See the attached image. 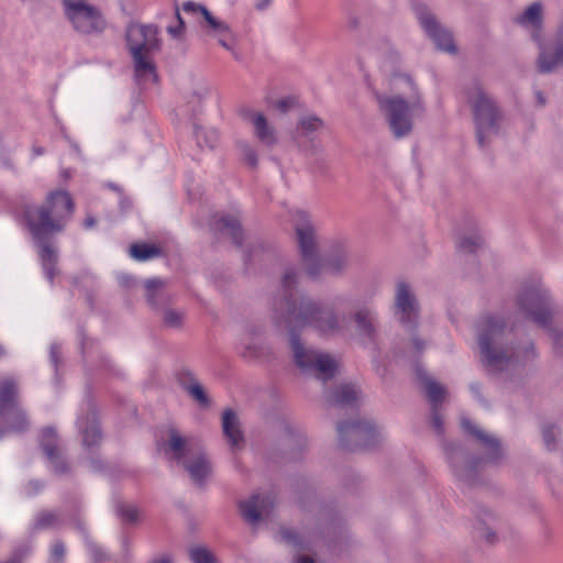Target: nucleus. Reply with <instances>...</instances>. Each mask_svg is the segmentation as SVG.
<instances>
[{"label": "nucleus", "instance_id": "1", "mask_svg": "<svg viewBox=\"0 0 563 563\" xmlns=\"http://www.w3.org/2000/svg\"><path fill=\"white\" fill-rule=\"evenodd\" d=\"M298 271L287 267L282 277L280 295L274 299V322L288 331V344L295 365L305 374L328 382L338 371L335 360L327 354L306 346L300 330L312 327L321 334H332L340 330L336 313L297 290Z\"/></svg>", "mask_w": 563, "mask_h": 563}, {"label": "nucleus", "instance_id": "2", "mask_svg": "<svg viewBox=\"0 0 563 563\" xmlns=\"http://www.w3.org/2000/svg\"><path fill=\"white\" fill-rule=\"evenodd\" d=\"M74 212V199L65 189L49 191L40 205L24 201L20 206V223L31 236L44 276L51 286L60 274L55 236L65 231Z\"/></svg>", "mask_w": 563, "mask_h": 563}, {"label": "nucleus", "instance_id": "3", "mask_svg": "<svg viewBox=\"0 0 563 563\" xmlns=\"http://www.w3.org/2000/svg\"><path fill=\"white\" fill-rule=\"evenodd\" d=\"M507 322L504 318L487 314L477 323L479 360L490 375L506 371L516 355L515 345L506 339Z\"/></svg>", "mask_w": 563, "mask_h": 563}, {"label": "nucleus", "instance_id": "4", "mask_svg": "<svg viewBox=\"0 0 563 563\" xmlns=\"http://www.w3.org/2000/svg\"><path fill=\"white\" fill-rule=\"evenodd\" d=\"M461 426L466 433L471 434L483 445L487 451V459L485 460L482 456L467 457L462 448L455 444L446 446V456L457 479L467 484H474L484 463H498L503 457V450L497 438L481 430L468 418H462Z\"/></svg>", "mask_w": 563, "mask_h": 563}, {"label": "nucleus", "instance_id": "5", "mask_svg": "<svg viewBox=\"0 0 563 563\" xmlns=\"http://www.w3.org/2000/svg\"><path fill=\"white\" fill-rule=\"evenodd\" d=\"M126 49L131 55L134 79L141 85L158 82L154 56L162 48L159 29L156 24H130L125 33Z\"/></svg>", "mask_w": 563, "mask_h": 563}, {"label": "nucleus", "instance_id": "6", "mask_svg": "<svg viewBox=\"0 0 563 563\" xmlns=\"http://www.w3.org/2000/svg\"><path fill=\"white\" fill-rule=\"evenodd\" d=\"M398 80L408 85L411 91L408 99H405L400 95L393 97L377 95L376 99L380 110L385 113L393 135L396 139H402L411 133L413 128L412 119L422 115L426 108L412 78L407 74L394 75V85H396Z\"/></svg>", "mask_w": 563, "mask_h": 563}, {"label": "nucleus", "instance_id": "7", "mask_svg": "<svg viewBox=\"0 0 563 563\" xmlns=\"http://www.w3.org/2000/svg\"><path fill=\"white\" fill-rule=\"evenodd\" d=\"M167 449L173 459L188 473L191 482L202 488L213 473V465L208 454L202 450L188 446L187 440L176 428L168 429Z\"/></svg>", "mask_w": 563, "mask_h": 563}, {"label": "nucleus", "instance_id": "8", "mask_svg": "<svg viewBox=\"0 0 563 563\" xmlns=\"http://www.w3.org/2000/svg\"><path fill=\"white\" fill-rule=\"evenodd\" d=\"M518 307L528 319L548 330L554 352L563 353V331L551 327L552 311L550 296L545 290L527 288L518 297Z\"/></svg>", "mask_w": 563, "mask_h": 563}, {"label": "nucleus", "instance_id": "9", "mask_svg": "<svg viewBox=\"0 0 563 563\" xmlns=\"http://www.w3.org/2000/svg\"><path fill=\"white\" fill-rule=\"evenodd\" d=\"M467 99L473 111L477 142L481 147H485V133L498 132L500 110L495 100L484 90L478 81L474 82L467 92Z\"/></svg>", "mask_w": 563, "mask_h": 563}, {"label": "nucleus", "instance_id": "10", "mask_svg": "<svg viewBox=\"0 0 563 563\" xmlns=\"http://www.w3.org/2000/svg\"><path fill=\"white\" fill-rule=\"evenodd\" d=\"M295 232L301 260L308 276L316 279L321 275V260L318 254L317 232L310 216L302 210L295 213Z\"/></svg>", "mask_w": 563, "mask_h": 563}, {"label": "nucleus", "instance_id": "11", "mask_svg": "<svg viewBox=\"0 0 563 563\" xmlns=\"http://www.w3.org/2000/svg\"><path fill=\"white\" fill-rule=\"evenodd\" d=\"M66 20L74 31L82 35L101 34L107 27V21L101 11L84 0H62Z\"/></svg>", "mask_w": 563, "mask_h": 563}, {"label": "nucleus", "instance_id": "12", "mask_svg": "<svg viewBox=\"0 0 563 563\" xmlns=\"http://www.w3.org/2000/svg\"><path fill=\"white\" fill-rule=\"evenodd\" d=\"M336 431L340 448L351 452L373 449L380 441V432L367 420L339 422Z\"/></svg>", "mask_w": 563, "mask_h": 563}, {"label": "nucleus", "instance_id": "13", "mask_svg": "<svg viewBox=\"0 0 563 563\" xmlns=\"http://www.w3.org/2000/svg\"><path fill=\"white\" fill-rule=\"evenodd\" d=\"M411 9L427 36L439 51L455 54L457 52L452 32L442 25L430 8L419 0L411 1Z\"/></svg>", "mask_w": 563, "mask_h": 563}, {"label": "nucleus", "instance_id": "14", "mask_svg": "<svg viewBox=\"0 0 563 563\" xmlns=\"http://www.w3.org/2000/svg\"><path fill=\"white\" fill-rule=\"evenodd\" d=\"M395 309L399 314V322L409 331H415L418 327L419 303L412 294L410 286L405 282H399L395 294Z\"/></svg>", "mask_w": 563, "mask_h": 563}, {"label": "nucleus", "instance_id": "15", "mask_svg": "<svg viewBox=\"0 0 563 563\" xmlns=\"http://www.w3.org/2000/svg\"><path fill=\"white\" fill-rule=\"evenodd\" d=\"M77 428L82 439V445L87 451L93 452V449L100 446L103 435L100 428L97 406L92 399H88L87 401L86 415L78 417Z\"/></svg>", "mask_w": 563, "mask_h": 563}, {"label": "nucleus", "instance_id": "16", "mask_svg": "<svg viewBox=\"0 0 563 563\" xmlns=\"http://www.w3.org/2000/svg\"><path fill=\"white\" fill-rule=\"evenodd\" d=\"M40 446L56 475H65L70 472V465L59 448L58 435L53 427H46L42 430Z\"/></svg>", "mask_w": 563, "mask_h": 563}, {"label": "nucleus", "instance_id": "17", "mask_svg": "<svg viewBox=\"0 0 563 563\" xmlns=\"http://www.w3.org/2000/svg\"><path fill=\"white\" fill-rule=\"evenodd\" d=\"M539 48L537 65L541 74L552 73L563 65V15L556 29L553 53H548L543 44Z\"/></svg>", "mask_w": 563, "mask_h": 563}, {"label": "nucleus", "instance_id": "18", "mask_svg": "<svg viewBox=\"0 0 563 563\" xmlns=\"http://www.w3.org/2000/svg\"><path fill=\"white\" fill-rule=\"evenodd\" d=\"M241 117L251 122L254 126L256 139L265 146L273 147L277 143V136L273 126L267 122L265 115L251 109H242Z\"/></svg>", "mask_w": 563, "mask_h": 563}, {"label": "nucleus", "instance_id": "19", "mask_svg": "<svg viewBox=\"0 0 563 563\" xmlns=\"http://www.w3.org/2000/svg\"><path fill=\"white\" fill-rule=\"evenodd\" d=\"M353 320L362 342L375 345L378 336L375 314L369 309L362 308L353 314Z\"/></svg>", "mask_w": 563, "mask_h": 563}, {"label": "nucleus", "instance_id": "20", "mask_svg": "<svg viewBox=\"0 0 563 563\" xmlns=\"http://www.w3.org/2000/svg\"><path fill=\"white\" fill-rule=\"evenodd\" d=\"M183 10L186 13L200 14L202 18V21L200 22L201 26L211 31L212 33H227L228 36L231 35L230 26L225 22L218 20L216 16H213L212 13L205 5L196 3L194 1H186L183 4Z\"/></svg>", "mask_w": 563, "mask_h": 563}, {"label": "nucleus", "instance_id": "21", "mask_svg": "<svg viewBox=\"0 0 563 563\" xmlns=\"http://www.w3.org/2000/svg\"><path fill=\"white\" fill-rule=\"evenodd\" d=\"M516 22L522 26H531V37L542 46V30H543V16H542V4L540 2H533L529 5L522 14H520Z\"/></svg>", "mask_w": 563, "mask_h": 563}, {"label": "nucleus", "instance_id": "22", "mask_svg": "<svg viewBox=\"0 0 563 563\" xmlns=\"http://www.w3.org/2000/svg\"><path fill=\"white\" fill-rule=\"evenodd\" d=\"M239 506L242 517L247 522L257 523L261 521L263 512H267L268 508L273 506V500L269 496L254 494L250 499L240 501Z\"/></svg>", "mask_w": 563, "mask_h": 563}, {"label": "nucleus", "instance_id": "23", "mask_svg": "<svg viewBox=\"0 0 563 563\" xmlns=\"http://www.w3.org/2000/svg\"><path fill=\"white\" fill-rule=\"evenodd\" d=\"M221 418L224 438L232 449L240 448L244 443V435L236 412L231 408H227L223 410Z\"/></svg>", "mask_w": 563, "mask_h": 563}, {"label": "nucleus", "instance_id": "24", "mask_svg": "<svg viewBox=\"0 0 563 563\" xmlns=\"http://www.w3.org/2000/svg\"><path fill=\"white\" fill-rule=\"evenodd\" d=\"M145 298L152 309L159 311L165 308L170 301V296L165 289V282L161 278L147 279L145 282Z\"/></svg>", "mask_w": 563, "mask_h": 563}, {"label": "nucleus", "instance_id": "25", "mask_svg": "<svg viewBox=\"0 0 563 563\" xmlns=\"http://www.w3.org/2000/svg\"><path fill=\"white\" fill-rule=\"evenodd\" d=\"M498 519L486 508H481L476 515L475 532L477 538L488 544H495L498 540L496 534Z\"/></svg>", "mask_w": 563, "mask_h": 563}, {"label": "nucleus", "instance_id": "26", "mask_svg": "<svg viewBox=\"0 0 563 563\" xmlns=\"http://www.w3.org/2000/svg\"><path fill=\"white\" fill-rule=\"evenodd\" d=\"M321 273L340 274L349 265V250L345 244L338 243L332 246L331 253L321 261Z\"/></svg>", "mask_w": 563, "mask_h": 563}, {"label": "nucleus", "instance_id": "27", "mask_svg": "<svg viewBox=\"0 0 563 563\" xmlns=\"http://www.w3.org/2000/svg\"><path fill=\"white\" fill-rule=\"evenodd\" d=\"M20 406L18 384L12 378L0 380V418H5L9 411Z\"/></svg>", "mask_w": 563, "mask_h": 563}, {"label": "nucleus", "instance_id": "28", "mask_svg": "<svg viewBox=\"0 0 563 563\" xmlns=\"http://www.w3.org/2000/svg\"><path fill=\"white\" fill-rule=\"evenodd\" d=\"M416 374L418 379L423 384V388L428 400L430 401L431 408L440 407L444 396L445 388L430 377L427 372L420 367H417Z\"/></svg>", "mask_w": 563, "mask_h": 563}, {"label": "nucleus", "instance_id": "29", "mask_svg": "<svg viewBox=\"0 0 563 563\" xmlns=\"http://www.w3.org/2000/svg\"><path fill=\"white\" fill-rule=\"evenodd\" d=\"M213 228L222 233H228L236 246L243 244V229L240 220L231 214L221 216L213 223Z\"/></svg>", "mask_w": 563, "mask_h": 563}, {"label": "nucleus", "instance_id": "30", "mask_svg": "<svg viewBox=\"0 0 563 563\" xmlns=\"http://www.w3.org/2000/svg\"><path fill=\"white\" fill-rule=\"evenodd\" d=\"M265 347L263 343L254 338L253 333H247L241 341L239 353L243 358L255 360L264 354Z\"/></svg>", "mask_w": 563, "mask_h": 563}, {"label": "nucleus", "instance_id": "31", "mask_svg": "<svg viewBox=\"0 0 563 563\" xmlns=\"http://www.w3.org/2000/svg\"><path fill=\"white\" fill-rule=\"evenodd\" d=\"M356 398L355 388L350 384H343L330 394L328 402L330 406H346L355 402Z\"/></svg>", "mask_w": 563, "mask_h": 563}, {"label": "nucleus", "instance_id": "32", "mask_svg": "<svg viewBox=\"0 0 563 563\" xmlns=\"http://www.w3.org/2000/svg\"><path fill=\"white\" fill-rule=\"evenodd\" d=\"M163 249L155 244L134 243L130 247V255L136 261H147L163 255Z\"/></svg>", "mask_w": 563, "mask_h": 563}, {"label": "nucleus", "instance_id": "33", "mask_svg": "<svg viewBox=\"0 0 563 563\" xmlns=\"http://www.w3.org/2000/svg\"><path fill=\"white\" fill-rule=\"evenodd\" d=\"M324 122L317 115L302 117L296 128L298 137H309L312 133L323 129Z\"/></svg>", "mask_w": 563, "mask_h": 563}, {"label": "nucleus", "instance_id": "34", "mask_svg": "<svg viewBox=\"0 0 563 563\" xmlns=\"http://www.w3.org/2000/svg\"><path fill=\"white\" fill-rule=\"evenodd\" d=\"M4 419L8 422L10 432L23 433L29 429V420L21 406L9 411V415Z\"/></svg>", "mask_w": 563, "mask_h": 563}, {"label": "nucleus", "instance_id": "35", "mask_svg": "<svg viewBox=\"0 0 563 563\" xmlns=\"http://www.w3.org/2000/svg\"><path fill=\"white\" fill-rule=\"evenodd\" d=\"M114 511L122 523L125 525H134L140 519V509L136 506L124 501H117Z\"/></svg>", "mask_w": 563, "mask_h": 563}, {"label": "nucleus", "instance_id": "36", "mask_svg": "<svg viewBox=\"0 0 563 563\" xmlns=\"http://www.w3.org/2000/svg\"><path fill=\"white\" fill-rule=\"evenodd\" d=\"M59 516L52 510L40 511L34 520V530L55 528L59 523Z\"/></svg>", "mask_w": 563, "mask_h": 563}, {"label": "nucleus", "instance_id": "37", "mask_svg": "<svg viewBox=\"0 0 563 563\" xmlns=\"http://www.w3.org/2000/svg\"><path fill=\"white\" fill-rule=\"evenodd\" d=\"M189 559L192 563H217L214 554L202 545L190 548Z\"/></svg>", "mask_w": 563, "mask_h": 563}, {"label": "nucleus", "instance_id": "38", "mask_svg": "<svg viewBox=\"0 0 563 563\" xmlns=\"http://www.w3.org/2000/svg\"><path fill=\"white\" fill-rule=\"evenodd\" d=\"M483 244L484 240L481 235H473L461 238L456 246L460 252L474 254Z\"/></svg>", "mask_w": 563, "mask_h": 563}, {"label": "nucleus", "instance_id": "39", "mask_svg": "<svg viewBox=\"0 0 563 563\" xmlns=\"http://www.w3.org/2000/svg\"><path fill=\"white\" fill-rule=\"evenodd\" d=\"M176 379L184 391L190 389L195 384H200L196 374L187 367H183L176 373Z\"/></svg>", "mask_w": 563, "mask_h": 563}, {"label": "nucleus", "instance_id": "40", "mask_svg": "<svg viewBox=\"0 0 563 563\" xmlns=\"http://www.w3.org/2000/svg\"><path fill=\"white\" fill-rule=\"evenodd\" d=\"M195 137L201 147L213 148L218 142V134L214 131L207 132L198 125H195Z\"/></svg>", "mask_w": 563, "mask_h": 563}, {"label": "nucleus", "instance_id": "41", "mask_svg": "<svg viewBox=\"0 0 563 563\" xmlns=\"http://www.w3.org/2000/svg\"><path fill=\"white\" fill-rule=\"evenodd\" d=\"M186 393L202 408H208L211 405V399L201 384H195V386H191Z\"/></svg>", "mask_w": 563, "mask_h": 563}, {"label": "nucleus", "instance_id": "42", "mask_svg": "<svg viewBox=\"0 0 563 563\" xmlns=\"http://www.w3.org/2000/svg\"><path fill=\"white\" fill-rule=\"evenodd\" d=\"M280 536L285 542L294 545L295 548H298L299 550H309L310 549L308 542H306L301 536H299L291 529H286V528L282 529Z\"/></svg>", "mask_w": 563, "mask_h": 563}, {"label": "nucleus", "instance_id": "43", "mask_svg": "<svg viewBox=\"0 0 563 563\" xmlns=\"http://www.w3.org/2000/svg\"><path fill=\"white\" fill-rule=\"evenodd\" d=\"M243 161L252 168H256L258 164V157L256 150L245 142L238 144Z\"/></svg>", "mask_w": 563, "mask_h": 563}, {"label": "nucleus", "instance_id": "44", "mask_svg": "<svg viewBox=\"0 0 563 563\" xmlns=\"http://www.w3.org/2000/svg\"><path fill=\"white\" fill-rule=\"evenodd\" d=\"M184 314L180 311L166 309L163 314V322L169 328H180Z\"/></svg>", "mask_w": 563, "mask_h": 563}, {"label": "nucleus", "instance_id": "45", "mask_svg": "<svg viewBox=\"0 0 563 563\" xmlns=\"http://www.w3.org/2000/svg\"><path fill=\"white\" fill-rule=\"evenodd\" d=\"M175 16L177 20V24L167 26L166 31L172 37L181 38L186 30V24L183 16L180 15L179 8L177 5L175 8Z\"/></svg>", "mask_w": 563, "mask_h": 563}, {"label": "nucleus", "instance_id": "46", "mask_svg": "<svg viewBox=\"0 0 563 563\" xmlns=\"http://www.w3.org/2000/svg\"><path fill=\"white\" fill-rule=\"evenodd\" d=\"M66 554V548L62 540H57L53 543L49 553L51 563H63Z\"/></svg>", "mask_w": 563, "mask_h": 563}, {"label": "nucleus", "instance_id": "47", "mask_svg": "<svg viewBox=\"0 0 563 563\" xmlns=\"http://www.w3.org/2000/svg\"><path fill=\"white\" fill-rule=\"evenodd\" d=\"M86 545L96 563L103 562L107 559V554L103 549L92 540L87 539Z\"/></svg>", "mask_w": 563, "mask_h": 563}, {"label": "nucleus", "instance_id": "48", "mask_svg": "<svg viewBox=\"0 0 563 563\" xmlns=\"http://www.w3.org/2000/svg\"><path fill=\"white\" fill-rule=\"evenodd\" d=\"M430 426L435 431L437 434H442L444 432L443 419L440 413V407L431 408Z\"/></svg>", "mask_w": 563, "mask_h": 563}, {"label": "nucleus", "instance_id": "49", "mask_svg": "<svg viewBox=\"0 0 563 563\" xmlns=\"http://www.w3.org/2000/svg\"><path fill=\"white\" fill-rule=\"evenodd\" d=\"M555 426H545L542 429V438L543 442L549 451H552L555 449V432H554Z\"/></svg>", "mask_w": 563, "mask_h": 563}, {"label": "nucleus", "instance_id": "50", "mask_svg": "<svg viewBox=\"0 0 563 563\" xmlns=\"http://www.w3.org/2000/svg\"><path fill=\"white\" fill-rule=\"evenodd\" d=\"M80 336V349L81 353L85 355L88 351L93 346L95 342L92 339L88 338L82 329L79 330Z\"/></svg>", "mask_w": 563, "mask_h": 563}, {"label": "nucleus", "instance_id": "51", "mask_svg": "<svg viewBox=\"0 0 563 563\" xmlns=\"http://www.w3.org/2000/svg\"><path fill=\"white\" fill-rule=\"evenodd\" d=\"M49 358L55 368L57 369L59 363L62 362V352L60 347L57 344H52L49 349Z\"/></svg>", "mask_w": 563, "mask_h": 563}, {"label": "nucleus", "instance_id": "52", "mask_svg": "<svg viewBox=\"0 0 563 563\" xmlns=\"http://www.w3.org/2000/svg\"><path fill=\"white\" fill-rule=\"evenodd\" d=\"M295 104V99L292 97H287L278 100L276 102V108L280 112H287Z\"/></svg>", "mask_w": 563, "mask_h": 563}, {"label": "nucleus", "instance_id": "53", "mask_svg": "<svg viewBox=\"0 0 563 563\" xmlns=\"http://www.w3.org/2000/svg\"><path fill=\"white\" fill-rule=\"evenodd\" d=\"M74 526L79 531V533L84 537L85 542L87 541V539H90L89 538V532H88V530L86 528V525H85V522L80 518H75L74 519Z\"/></svg>", "mask_w": 563, "mask_h": 563}, {"label": "nucleus", "instance_id": "54", "mask_svg": "<svg viewBox=\"0 0 563 563\" xmlns=\"http://www.w3.org/2000/svg\"><path fill=\"white\" fill-rule=\"evenodd\" d=\"M219 37H218V43L224 47L225 49L228 51H232V46L231 44L229 43V40L232 38V34L230 36H228L227 33H223V34H217Z\"/></svg>", "mask_w": 563, "mask_h": 563}, {"label": "nucleus", "instance_id": "55", "mask_svg": "<svg viewBox=\"0 0 563 563\" xmlns=\"http://www.w3.org/2000/svg\"><path fill=\"white\" fill-rule=\"evenodd\" d=\"M470 390L479 401H484L482 396V385L479 383H472L470 385Z\"/></svg>", "mask_w": 563, "mask_h": 563}, {"label": "nucleus", "instance_id": "56", "mask_svg": "<svg viewBox=\"0 0 563 563\" xmlns=\"http://www.w3.org/2000/svg\"><path fill=\"white\" fill-rule=\"evenodd\" d=\"M120 208L123 212L129 211L132 208V200L126 196H122L120 199Z\"/></svg>", "mask_w": 563, "mask_h": 563}, {"label": "nucleus", "instance_id": "57", "mask_svg": "<svg viewBox=\"0 0 563 563\" xmlns=\"http://www.w3.org/2000/svg\"><path fill=\"white\" fill-rule=\"evenodd\" d=\"M254 1H255L254 5H255L256 10H258V11H263V10L267 9L272 3V0H254Z\"/></svg>", "mask_w": 563, "mask_h": 563}, {"label": "nucleus", "instance_id": "58", "mask_svg": "<svg viewBox=\"0 0 563 563\" xmlns=\"http://www.w3.org/2000/svg\"><path fill=\"white\" fill-rule=\"evenodd\" d=\"M360 25V21L356 16L351 15L347 19V27L352 31L356 30Z\"/></svg>", "mask_w": 563, "mask_h": 563}, {"label": "nucleus", "instance_id": "59", "mask_svg": "<svg viewBox=\"0 0 563 563\" xmlns=\"http://www.w3.org/2000/svg\"><path fill=\"white\" fill-rule=\"evenodd\" d=\"M97 221L92 216H87L84 220V227L86 229H91L96 225Z\"/></svg>", "mask_w": 563, "mask_h": 563}, {"label": "nucleus", "instance_id": "60", "mask_svg": "<svg viewBox=\"0 0 563 563\" xmlns=\"http://www.w3.org/2000/svg\"><path fill=\"white\" fill-rule=\"evenodd\" d=\"M412 344L415 349L419 352H421L424 349V341L417 336L412 338Z\"/></svg>", "mask_w": 563, "mask_h": 563}, {"label": "nucleus", "instance_id": "61", "mask_svg": "<svg viewBox=\"0 0 563 563\" xmlns=\"http://www.w3.org/2000/svg\"><path fill=\"white\" fill-rule=\"evenodd\" d=\"M90 463H91L92 468L96 471L103 468V464H102L101 460H99V459L91 457Z\"/></svg>", "mask_w": 563, "mask_h": 563}, {"label": "nucleus", "instance_id": "62", "mask_svg": "<svg viewBox=\"0 0 563 563\" xmlns=\"http://www.w3.org/2000/svg\"><path fill=\"white\" fill-rule=\"evenodd\" d=\"M536 99L539 106L545 104V98L541 91H536Z\"/></svg>", "mask_w": 563, "mask_h": 563}, {"label": "nucleus", "instance_id": "63", "mask_svg": "<svg viewBox=\"0 0 563 563\" xmlns=\"http://www.w3.org/2000/svg\"><path fill=\"white\" fill-rule=\"evenodd\" d=\"M296 563H317L313 559L309 558V556H299L297 559V562Z\"/></svg>", "mask_w": 563, "mask_h": 563}, {"label": "nucleus", "instance_id": "64", "mask_svg": "<svg viewBox=\"0 0 563 563\" xmlns=\"http://www.w3.org/2000/svg\"><path fill=\"white\" fill-rule=\"evenodd\" d=\"M108 187H109L110 189H112L113 191H117V192H119V194H122V189H121V187H120V186H118V185H115V184H113V183H109V184H108Z\"/></svg>", "mask_w": 563, "mask_h": 563}]
</instances>
